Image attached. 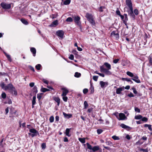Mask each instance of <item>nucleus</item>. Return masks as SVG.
<instances>
[{"label": "nucleus", "mask_w": 152, "mask_h": 152, "mask_svg": "<svg viewBox=\"0 0 152 152\" xmlns=\"http://www.w3.org/2000/svg\"><path fill=\"white\" fill-rule=\"evenodd\" d=\"M111 69V66L107 62H105L103 65L100 66V72L104 73L107 75H110L112 74V72L109 70Z\"/></svg>", "instance_id": "obj_1"}, {"label": "nucleus", "mask_w": 152, "mask_h": 152, "mask_svg": "<svg viewBox=\"0 0 152 152\" xmlns=\"http://www.w3.org/2000/svg\"><path fill=\"white\" fill-rule=\"evenodd\" d=\"M86 17L92 25L93 26L95 25V23L93 16L91 14L87 13L86 14Z\"/></svg>", "instance_id": "obj_2"}, {"label": "nucleus", "mask_w": 152, "mask_h": 152, "mask_svg": "<svg viewBox=\"0 0 152 152\" xmlns=\"http://www.w3.org/2000/svg\"><path fill=\"white\" fill-rule=\"evenodd\" d=\"M1 6L4 9H9L11 7L10 4H6L5 3H1Z\"/></svg>", "instance_id": "obj_3"}, {"label": "nucleus", "mask_w": 152, "mask_h": 152, "mask_svg": "<svg viewBox=\"0 0 152 152\" xmlns=\"http://www.w3.org/2000/svg\"><path fill=\"white\" fill-rule=\"evenodd\" d=\"M111 36L115 37L117 39L119 38V33L117 31H114L111 33Z\"/></svg>", "instance_id": "obj_4"}, {"label": "nucleus", "mask_w": 152, "mask_h": 152, "mask_svg": "<svg viewBox=\"0 0 152 152\" xmlns=\"http://www.w3.org/2000/svg\"><path fill=\"white\" fill-rule=\"evenodd\" d=\"M127 118V117L124 113H119L118 118V120H126Z\"/></svg>", "instance_id": "obj_5"}, {"label": "nucleus", "mask_w": 152, "mask_h": 152, "mask_svg": "<svg viewBox=\"0 0 152 152\" xmlns=\"http://www.w3.org/2000/svg\"><path fill=\"white\" fill-rule=\"evenodd\" d=\"M92 150V152H102V150L98 146H95L93 147Z\"/></svg>", "instance_id": "obj_6"}, {"label": "nucleus", "mask_w": 152, "mask_h": 152, "mask_svg": "<svg viewBox=\"0 0 152 152\" xmlns=\"http://www.w3.org/2000/svg\"><path fill=\"white\" fill-rule=\"evenodd\" d=\"M126 3L129 9L133 8L131 0H126Z\"/></svg>", "instance_id": "obj_7"}, {"label": "nucleus", "mask_w": 152, "mask_h": 152, "mask_svg": "<svg viewBox=\"0 0 152 152\" xmlns=\"http://www.w3.org/2000/svg\"><path fill=\"white\" fill-rule=\"evenodd\" d=\"M14 87L13 85L12 84L10 83L5 86L4 90H9L11 91L14 88Z\"/></svg>", "instance_id": "obj_8"}, {"label": "nucleus", "mask_w": 152, "mask_h": 152, "mask_svg": "<svg viewBox=\"0 0 152 152\" xmlns=\"http://www.w3.org/2000/svg\"><path fill=\"white\" fill-rule=\"evenodd\" d=\"M56 34L58 37L62 38L64 35V32L62 30H58L56 31Z\"/></svg>", "instance_id": "obj_9"}, {"label": "nucleus", "mask_w": 152, "mask_h": 152, "mask_svg": "<svg viewBox=\"0 0 152 152\" xmlns=\"http://www.w3.org/2000/svg\"><path fill=\"white\" fill-rule=\"evenodd\" d=\"M99 83L101 87L102 88L106 87L108 84L107 82H103V81H100Z\"/></svg>", "instance_id": "obj_10"}, {"label": "nucleus", "mask_w": 152, "mask_h": 152, "mask_svg": "<svg viewBox=\"0 0 152 152\" xmlns=\"http://www.w3.org/2000/svg\"><path fill=\"white\" fill-rule=\"evenodd\" d=\"M61 90L63 91L62 94L61 95L62 96H66L67 94L69 92L68 90L66 88H62Z\"/></svg>", "instance_id": "obj_11"}, {"label": "nucleus", "mask_w": 152, "mask_h": 152, "mask_svg": "<svg viewBox=\"0 0 152 152\" xmlns=\"http://www.w3.org/2000/svg\"><path fill=\"white\" fill-rule=\"evenodd\" d=\"M132 79L137 83H140V80L138 79V76L137 75H134Z\"/></svg>", "instance_id": "obj_12"}, {"label": "nucleus", "mask_w": 152, "mask_h": 152, "mask_svg": "<svg viewBox=\"0 0 152 152\" xmlns=\"http://www.w3.org/2000/svg\"><path fill=\"white\" fill-rule=\"evenodd\" d=\"M80 18L79 16L75 17L74 18L75 22L78 25H80Z\"/></svg>", "instance_id": "obj_13"}, {"label": "nucleus", "mask_w": 152, "mask_h": 152, "mask_svg": "<svg viewBox=\"0 0 152 152\" xmlns=\"http://www.w3.org/2000/svg\"><path fill=\"white\" fill-rule=\"evenodd\" d=\"M129 10H130L128 11L129 15L130 16L134 18L135 17V16L133 13V8L129 9Z\"/></svg>", "instance_id": "obj_14"}, {"label": "nucleus", "mask_w": 152, "mask_h": 152, "mask_svg": "<svg viewBox=\"0 0 152 152\" xmlns=\"http://www.w3.org/2000/svg\"><path fill=\"white\" fill-rule=\"evenodd\" d=\"M29 131L31 133L37 134L38 135H39V132L34 129H30Z\"/></svg>", "instance_id": "obj_15"}, {"label": "nucleus", "mask_w": 152, "mask_h": 152, "mask_svg": "<svg viewBox=\"0 0 152 152\" xmlns=\"http://www.w3.org/2000/svg\"><path fill=\"white\" fill-rule=\"evenodd\" d=\"M124 90V87H122L118 88L116 90V93L117 94H121V92Z\"/></svg>", "instance_id": "obj_16"}, {"label": "nucleus", "mask_w": 152, "mask_h": 152, "mask_svg": "<svg viewBox=\"0 0 152 152\" xmlns=\"http://www.w3.org/2000/svg\"><path fill=\"white\" fill-rule=\"evenodd\" d=\"M36 95H35L33 97L32 100V108H34V105L36 104Z\"/></svg>", "instance_id": "obj_17"}, {"label": "nucleus", "mask_w": 152, "mask_h": 152, "mask_svg": "<svg viewBox=\"0 0 152 152\" xmlns=\"http://www.w3.org/2000/svg\"><path fill=\"white\" fill-rule=\"evenodd\" d=\"M120 126L122 128H124V129H131V128L129 126H128L126 125H125V124H121Z\"/></svg>", "instance_id": "obj_18"}, {"label": "nucleus", "mask_w": 152, "mask_h": 152, "mask_svg": "<svg viewBox=\"0 0 152 152\" xmlns=\"http://www.w3.org/2000/svg\"><path fill=\"white\" fill-rule=\"evenodd\" d=\"M53 100L57 103V105L58 106L60 103V99L58 97H53Z\"/></svg>", "instance_id": "obj_19"}, {"label": "nucleus", "mask_w": 152, "mask_h": 152, "mask_svg": "<svg viewBox=\"0 0 152 152\" xmlns=\"http://www.w3.org/2000/svg\"><path fill=\"white\" fill-rule=\"evenodd\" d=\"M58 24V21L56 20L53 21L51 24L49 25V26L50 27H53L54 26V25L57 26Z\"/></svg>", "instance_id": "obj_20"}, {"label": "nucleus", "mask_w": 152, "mask_h": 152, "mask_svg": "<svg viewBox=\"0 0 152 152\" xmlns=\"http://www.w3.org/2000/svg\"><path fill=\"white\" fill-rule=\"evenodd\" d=\"M31 51L33 53V56H35L36 55V49L34 48H31L30 49Z\"/></svg>", "instance_id": "obj_21"}, {"label": "nucleus", "mask_w": 152, "mask_h": 152, "mask_svg": "<svg viewBox=\"0 0 152 152\" xmlns=\"http://www.w3.org/2000/svg\"><path fill=\"white\" fill-rule=\"evenodd\" d=\"M63 4L65 5H69L70 3L71 0H62Z\"/></svg>", "instance_id": "obj_22"}, {"label": "nucleus", "mask_w": 152, "mask_h": 152, "mask_svg": "<svg viewBox=\"0 0 152 152\" xmlns=\"http://www.w3.org/2000/svg\"><path fill=\"white\" fill-rule=\"evenodd\" d=\"M4 54L5 56H6L8 60L10 62L12 61V59L11 58L10 56V55L8 54L7 53H6L4 51Z\"/></svg>", "instance_id": "obj_23"}, {"label": "nucleus", "mask_w": 152, "mask_h": 152, "mask_svg": "<svg viewBox=\"0 0 152 152\" xmlns=\"http://www.w3.org/2000/svg\"><path fill=\"white\" fill-rule=\"evenodd\" d=\"M70 129H69L67 128L65 130V134L66 135L70 137L71 136V135L69 134V132H70Z\"/></svg>", "instance_id": "obj_24"}, {"label": "nucleus", "mask_w": 152, "mask_h": 152, "mask_svg": "<svg viewBox=\"0 0 152 152\" xmlns=\"http://www.w3.org/2000/svg\"><path fill=\"white\" fill-rule=\"evenodd\" d=\"M33 93L35 94V95H36V94L37 93L38 91L37 90V88L36 86H34L33 88Z\"/></svg>", "instance_id": "obj_25"}, {"label": "nucleus", "mask_w": 152, "mask_h": 152, "mask_svg": "<svg viewBox=\"0 0 152 152\" xmlns=\"http://www.w3.org/2000/svg\"><path fill=\"white\" fill-rule=\"evenodd\" d=\"M63 114L65 117L68 118H70L72 116V115L71 114H67L64 112L63 113Z\"/></svg>", "instance_id": "obj_26"}, {"label": "nucleus", "mask_w": 152, "mask_h": 152, "mask_svg": "<svg viewBox=\"0 0 152 152\" xmlns=\"http://www.w3.org/2000/svg\"><path fill=\"white\" fill-rule=\"evenodd\" d=\"M144 127H148V129L151 131H152V128L151 125L150 124H145L144 125Z\"/></svg>", "instance_id": "obj_27"}, {"label": "nucleus", "mask_w": 152, "mask_h": 152, "mask_svg": "<svg viewBox=\"0 0 152 152\" xmlns=\"http://www.w3.org/2000/svg\"><path fill=\"white\" fill-rule=\"evenodd\" d=\"M21 21L23 24L26 25H27L28 24V21L24 19H21Z\"/></svg>", "instance_id": "obj_28"}, {"label": "nucleus", "mask_w": 152, "mask_h": 152, "mask_svg": "<svg viewBox=\"0 0 152 152\" xmlns=\"http://www.w3.org/2000/svg\"><path fill=\"white\" fill-rule=\"evenodd\" d=\"M43 94L42 93H39L37 94V98L39 101L41 99Z\"/></svg>", "instance_id": "obj_29"}, {"label": "nucleus", "mask_w": 152, "mask_h": 152, "mask_svg": "<svg viewBox=\"0 0 152 152\" xmlns=\"http://www.w3.org/2000/svg\"><path fill=\"white\" fill-rule=\"evenodd\" d=\"M126 74L131 77H133L134 75L131 72L129 71H128L126 72Z\"/></svg>", "instance_id": "obj_30"}, {"label": "nucleus", "mask_w": 152, "mask_h": 152, "mask_svg": "<svg viewBox=\"0 0 152 152\" xmlns=\"http://www.w3.org/2000/svg\"><path fill=\"white\" fill-rule=\"evenodd\" d=\"M142 116L140 115L135 116L134 118L136 120H139L142 118Z\"/></svg>", "instance_id": "obj_31"}, {"label": "nucleus", "mask_w": 152, "mask_h": 152, "mask_svg": "<svg viewBox=\"0 0 152 152\" xmlns=\"http://www.w3.org/2000/svg\"><path fill=\"white\" fill-rule=\"evenodd\" d=\"M49 91V89L44 88H42L41 89V91L43 92H45L46 91Z\"/></svg>", "instance_id": "obj_32"}, {"label": "nucleus", "mask_w": 152, "mask_h": 152, "mask_svg": "<svg viewBox=\"0 0 152 152\" xmlns=\"http://www.w3.org/2000/svg\"><path fill=\"white\" fill-rule=\"evenodd\" d=\"M84 108L86 109L88 107V105L87 102L86 101H85L84 102Z\"/></svg>", "instance_id": "obj_33"}, {"label": "nucleus", "mask_w": 152, "mask_h": 152, "mask_svg": "<svg viewBox=\"0 0 152 152\" xmlns=\"http://www.w3.org/2000/svg\"><path fill=\"white\" fill-rule=\"evenodd\" d=\"M10 92H11L12 93H14V94L15 95H17V92L15 90V87H14V88L12 89Z\"/></svg>", "instance_id": "obj_34"}, {"label": "nucleus", "mask_w": 152, "mask_h": 152, "mask_svg": "<svg viewBox=\"0 0 152 152\" xmlns=\"http://www.w3.org/2000/svg\"><path fill=\"white\" fill-rule=\"evenodd\" d=\"M79 140L82 143H84L85 142V138H79Z\"/></svg>", "instance_id": "obj_35"}, {"label": "nucleus", "mask_w": 152, "mask_h": 152, "mask_svg": "<svg viewBox=\"0 0 152 152\" xmlns=\"http://www.w3.org/2000/svg\"><path fill=\"white\" fill-rule=\"evenodd\" d=\"M81 74L80 73L78 72H76L75 73L74 76L75 77H79L81 76Z\"/></svg>", "instance_id": "obj_36"}, {"label": "nucleus", "mask_w": 152, "mask_h": 152, "mask_svg": "<svg viewBox=\"0 0 152 152\" xmlns=\"http://www.w3.org/2000/svg\"><path fill=\"white\" fill-rule=\"evenodd\" d=\"M0 86L2 89L4 90L5 87V84L4 82H1L0 84Z\"/></svg>", "instance_id": "obj_37"}, {"label": "nucleus", "mask_w": 152, "mask_h": 152, "mask_svg": "<svg viewBox=\"0 0 152 152\" xmlns=\"http://www.w3.org/2000/svg\"><path fill=\"white\" fill-rule=\"evenodd\" d=\"M86 145L87 146L88 148L89 149L92 150L93 148H92L91 145H90L88 143H87Z\"/></svg>", "instance_id": "obj_38"}, {"label": "nucleus", "mask_w": 152, "mask_h": 152, "mask_svg": "<svg viewBox=\"0 0 152 152\" xmlns=\"http://www.w3.org/2000/svg\"><path fill=\"white\" fill-rule=\"evenodd\" d=\"M41 65L40 64H38L36 66V68L38 70H39L40 69Z\"/></svg>", "instance_id": "obj_39"}, {"label": "nucleus", "mask_w": 152, "mask_h": 152, "mask_svg": "<svg viewBox=\"0 0 152 152\" xmlns=\"http://www.w3.org/2000/svg\"><path fill=\"white\" fill-rule=\"evenodd\" d=\"M66 21L67 22H72V21L73 20L71 17H69L66 19Z\"/></svg>", "instance_id": "obj_40"}, {"label": "nucleus", "mask_w": 152, "mask_h": 152, "mask_svg": "<svg viewBox=\"0 0 152 152\" xmlns=\"http://www.w3.org/2000/svg\"><path fill=\"white\" fill-rule=\"evenodd\" d=\"M54 120V118L53 116H52L50 117L49 118V121L50 122L52 123L53 122Z\"/></svg>", "instance_id": "obj_41"}, {"label": "nucleus", "mask_w": 152, "mask_h": 152, "mask_svg": "<svg viewBox=\"0 0 152 152\" xmlns=\"http://www.w3.org/2000/svg\"><path fill=\"white\" fill-rule=\"evenodd\" d=\"M141 119H142V121L145 122H147L148 120V118L145 117L142 118Z\"/></svg>", "instance_id": "obj_42"}, {"label": "nucleus", "mask_w": 152, "mask_h": 152, "mask_svg": "<svg viewBox=\"0 0 152 152\" xmlns=\"http://www.w3.org/2000/svg\"><path fill=\"white\" fill-rule=\"evenodd\" d=\"M41 147L42 149H45L46 147V145L45 143H42L41 145Z\"/></svg>", "instance_id": "obj_43"}, {"label": "nucleus", "mask_w": 152, "mask_h": 152, "mask_svg": "<svg viewBox=\"0 0 152 152\" xmlns=\"http://www.w3.org/2000/svg\"><path fill=\"white\" fill-rule=\"evenodd\" d=\"M1 97L3 99H5L6 97V94L4 92H3L2 93L1 95Z\"/></svg>", "instance_id": "obj_44"}, {"label": "nucleus", "mask_w": 152, "mask_h": 152, "mask_svg": "<svg viewBox=\"0 0 152 152\" xmlns=\"http://www.w3.org/2000/svg\"><path fill=\"white\" fill-rule=\"evenodd\" d=\"M28 134L29 135H31V136L32 137H34L37 136V135H38L37 134H33V133L32 134H31L30 133H28Z\"/></svg>", "instance_id": "obj_45"}, {"label": "nucleus", "mask_w": 152, "mask_h": 152, "mask_svg": "<svg viewBox=\"0 0 152 152\" xmlns=\"http://www.w3.org/2000/svg\"><path fill=\"white\" fill-rule=\"evenodd\" d=\"M103 132V130L101 129H98L97 130V132L98 134H101Z\"/></svg>", "instance_id": "obj_46"}, {"label": "nucleus", "mask_w": 152, "mask_h": 152, "mask_svg": "<svg viewBox=\"0 0 152 152\" xmlns=\"http://www.w3.org/2000/svg\"><path fill=\"white\" fill-rule=\"evenodd\" d=\"M98 77V76H94L93 77V79L94 81H96L97 80Z\"/></svg>", "instance_id": "obj_47"}, {"label": "nucleus", "mask_w": 152, "mask_h": 152, "mask_svg": "<svg viewBox=\"0 0 152 152\" xmlns=\"http://www.w3.org/2000/svg\"><path fill=\"white\" fill-rule=\"evenodd\" d=\"M105 7L104 6H101L99 9V10L100 12H102L103 11V9H105Z\"/></svg>", "instance_id": "obj_48"}, {"label": "nucleus", "mask_w": 152, "mask_h": 152, "mask_svg": "<svg viewBox=\"0 0 152 152\" xmlns=\"http://www.w3.org/2000/svg\"><path fill=\"white\" fill-rule=\"evenodd\" d=\"M112 138L114 140H119V138L116 136H113L112 137Z\"/></svg>", "instance_id": "obj_49"}, {"label": "nucleus", "mask_w": 152, "mask_h": 152, "mask_svg": "<svg viewBox=\"0 0 152 152\" xmlns=\"http://www.w3.org/2000/svg\"><path fill=\"white\" fill-rule=\"evenodd\" d=\"M132 89L133 90V92L134 94H136L137 93V91L135 88L133 87L132 88Z\"/></svg>", "instance_id": "obj_50"}, {"label": "nucleus", "mask_w": 152, "mask_h": 152, "mask_svg": "<svg viewBox=\"0 0 152 152\" xmlns=\"http://www.w3.org/2000/svg\"><path fill=\"white\" fill-rule=\"evenodd\" d=\"M134 13L136 15H138L139 14V12L137 10L135 9L134 10Z\"/></svg>", "instance_id": "obj_51"}, {"label": "nucleus", "mask_w": 152, "mask_h": 152, "mask_svg": "<svg viewBox=\"0 0 152 152\" xmlns=\"http://www.w3.org/2000/svg\"><path fill=\"white\" fill-rule=\"evenodd\" d=\"M68 99V98L67 96H63V99L64 101L65 102H66L67 101V100Z\"/></svg>", "instance_id": "obj_52"}, {"label": "nucleus", "mask_w": 152, "mask_h": 152, "mask_svg": "<svg viewBox=\"0 0 152 152\" xmlns=\"http://www.w3.org/2000/svg\"><path fill=\"white\" fill-rule=\"evenodd\" d=\"M69 58L70 59L73 60L74 58V56L72 54H71L69 57Z\"/></svg>", "instance_id": "obj_53"}, {"label": "nucleus", "mask_w": 152, "mask_h": 152, "mask_svg": "<svg viewBox=\"0 0 152 152\" xmlns=\"http://www.w3.org/2000/svg\"><path fill=\"white\" fill-rule=\"evenodd\" d=\"M134 110H135V111L136 112H137V113H138L140 112V110L139 109L138 107H135Z\"/></svg>", "instance_id": "obj_54"}, {"label": "nucleus", "mask_w": 152, "mask_h": 152, "mask_svg": "<svg viewBox=\"0 0 152 152\" xmlns=\"http://www.w3.org/2000/svg\"><path fill=\"white\" fill-rule=\"evenodd\" d=\"M20 127L22 126L23 127H26V123H24L22 124H21L20 123Z\"/></svg>", "instance_id": "obj_55"}, {"label": "nucleus", "mask_w": 152, "mask_h": 152, "mask_svg": "<svg viewBox=\"0 0 152 152\" xmlns=\"http://www.w3.org/2000/svg\"><path fill=\"white\" fill-rule=\"evenodd\" d=\"M116 14L118 15H120L121 14V12H120V11L118 9H117L116 11Z\"/></svg>", "instance_id": "obj_56"}, {"label": "nucleus", "mask_w": 152, "mask_h": 152, "mask_svg": "<svg viewBox=\"0 0 152 152\" xmlns=\"http://www.w3.org/2000/svg\"><path fill=\"white\" fill-rule=\"evenodd\" d=\"M88 91V90L87 88H85L83 90V92L85 94H86Z\"/></svg>", "instance_id": "obj_57"}, {"label": "nucleus", "mask_w": 152, "mask_h": 152, "mask_svg": "<svg viewBox=\"0 0 152 152\" xmlns=\"http://www.w3.org/2000/svg\"><path fill=\"white\" fill-rule=\"evenodd\" d=\"M107 145L111 146L112 145V143L110 141H107L106 142Z\"/></svg>", "instance_id": "obj_58"}, {"label": "nucleus", "mask_w": 152, "mask_h": 152, "mask_svg": "<svg viewBox=\"0 0 152 152\" xmlns=\"http://www.w3.org/2000/svg\"><path fill=\"white\" fill-rule=\"evenodd\" d=\"M128 96L129 97H134V95L131 92L130 94H129L128 95Z\"/></svg>", "instance_id": "obj_59"}, {"label": "nucleus", "mask_w": 152, "mask_h": 152, "mask_svg": "<svg viewBox=\"0 0 152 152\" xmlns=\"http://www.w3.org/2000/svg\"><path fill=\"white\" fill-rule=\"evenodd\" d=\"M119 60V59H114L113 61V62L115 64H116L118 62Z\"/></svg>", "instance_id": "obj_60"}, {"label": "nucleus", "mask_w": 152, "mask_h": 152, "mask_svg": "<svg viewBox=\"0 0 152 152\" xmlns=\"http://www.w3.org/2000/svg\"><path fill=\"white\" fill-rule=\"evenodd\" d=\"M7 74L4 72H0V76L2 75H7Z\"/></svg>", "instance_id": "obj_61"}, {"label": "nucleus", "mask_w": 152, "mask_h": 152, "mask_svg": "<svg viewBox=\"0 0 152 152\" xmlns=\"http://www.w3.org/2000/svg\"><path fill=\"white\" fill-rule=\"evenodd\" d=\"M34 83L33 82L29 84V86L31 87H32L34 86Z\"/></svg>", "instance_id": "obj_62"}, {"label": "nucleus", "mask_w": 152, "mask_h": 152, "mask_svg": "<svg viewBox=\"0 0 152 152\" xmlns=\"http://www.w3.org/2000/svg\"><path fill=\"white\" fill-rule=\"evenodd\" d=\"M93 109L92 108H89L88 109L87 112L88 113H90L92 111Z\"/></svg>", "instance_id": "obj_63"}, {"label": "nucleus", "mask_w": 152, "mask_h": 152, "mask_svg": "<svg viewBox=\"0 0 152 152\" xmlns=\"http://www.w3.org/2000/svg\"><path fill=\"white\" fill-rule=\"evenodd\" d=\"M149 63L151 65H152V58L151 57L149 58Z\"/></svg>", "instance_id": "obj_64"}]
</instances>
